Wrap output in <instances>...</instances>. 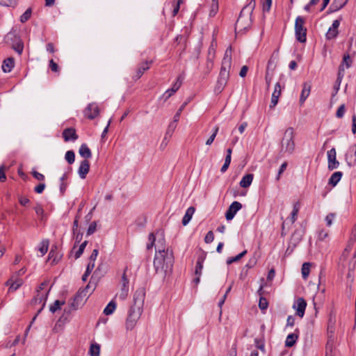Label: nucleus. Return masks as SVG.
<instances>
[{
    "label": "nucleus",
    "instance_id": "obj_1",
    "mask_svg": "<svg viewBox=\"0 0 356 356\" xmlns=\"http://www.w3.org/2000/svg\"><path fill=\"white\" fill-rule=\"evenodd\" d=\"M174 255L171 248H167L166 251L156 252L154 259V266L158 273L167 275L172 270Z\"/></svg>",
    "mask_w": 356,
    "mask_h": 356
},
{
    "label": "nucleus",
    "instance_id": "obj_2",
    "mask_svg": "<svg viewBox=\"0 0 356 356\" xmlns=\"http://www.w3.org/2000/svg\"><path fill=\"white\" fill-rule=\"evenodd\" d=\"M232 67V47L227 48L222 61L218 80L227 84L229 79V70Z\"/></svg>",
    "mask_w": 356,
    "mask_h": 356
},
{
    "label": "nucleus",
    "instance_id": "obj_3",
    "mask_svg": "<svg viewBox=\"0 0 356 356\" xmlns=\"http://www.w3.org/2000/svg\"><path fill=\"white\" fill-rule=\"evenodd\" d=\"M294 129L289 127L286 129L281 141V153L291 154L295 149Z\"/></svg>",
    "mask_w": 356,
    "mask_h": 356
},
{
    "label": "nucleus",
    "instance_id": "obj_4",
    "mask_svg": "<svg viewBox=\"0 0 356 356\" xmlns=\"http://www.w3.org/2000/svg\"><path fill=\"white\" fill-rule=\"evenodd\" d=\"M148 240L149 243L147 244V250H150L154 246L156 252L166 251L165 240L162 231H158L156 234L150 233Z\"/></svg>",
    "mask_w": 356,
    "mask_h": 356
},
{
    "label": "nucleus",
    "instance_id": "obj_5",
    "mask_svg": "<svg viewBox=\"0 0 356 356\" xmlns=\"http://www.w3.org/2000/svg\"><path fill=\"white\" fill-rule=\"evenodd\" d=\"M6 42L10 44L13 49L21 55L24 49V44L19 36L15 32H9L5 38Z\"/></svg>",
    "mask_w": 356,
    "mask_h": 356
},
{
    "label": "nucleus",
    "instance_id": "obj_6",
    "mask_svg": "<svg viewBox=\"0 0 356 356\" xmlns=\"http://www.w3.org/2000/svg\"><path fill=\"white\" fill-rule=\"evenodd\" d=\"M305 19L298 16L296 19L295 22V33L297 40L300 42H305L306 41L307 29L304 26Z\"/></svg>",
    "mask_w": 356,
    "mask_h": 356
},
{
    "label": "nucleus",
    "instance_id": "obj_7",
    "mask_svg": "<svg viewBox=\"0 0 356 356\" xmlns=\"http://www.w3.org/2000/svg\"><path fill=\"white\" fill-rule=\"evenodd\" d=\"M90 285L88 284L84 289H79L74 297L72 302V307L74 309H77L81 305H82L85 300L89 295Z\"/></svg>",
    "mask_w": 356,
    "mask_h": 356
},
{
    "label": "nucleus",
    "instance_id": "obj_8",
    "mask_svg": "<svg viewBox=\"0 0 356 356\" xmlns=\"http://www.w3.org/2000/svg\"><path fill=\"white\" fill-rule=\"evenodd\" d=\"M129 293V279L126 275V270L123 273L121 279V288L120 291L116 294V298L121 300H124Z\"/></svg>",
    "mask_w": 356,
    "mask_h": 356
},
{
    "label": "nucleus",
    "instance_id": "obj_9",
    "mask_svg": "<svg viewBox=\"0 0 356 356\" xmlns=\"http://www.w3.org/2000/svg\"><path fill=\"white\" fill-rule=\"evenodd\" d=\"M99 113V109L96 103L89 104L84 110V115L90 120L95 118Z\"/></svg>",
    "mask_w": 356,
    "mask_h": 356
},
{
    "label": "nucleus",
    "instance_id": "obj_10",
    "mask_svg": "<svg viewBox=\"0 0 356 356\" xmlns=\"http://www.w3.org/2000/svg\"><path fill=\"white\" fill-rule=\"evenodd\" d=\"M336 149L334 148H332L330 150L327 151V161H328V169L330 170H333L334 169H337L339 165V163L337 160L336 158Z\"/></svg>",
    "mask_w": 356,
    "mask_h": 356
},
{
    "label": "nucleus",
    "instance_id": "obj_11",
    "mask_svg": "<svg viewBox=\"0 0 356 356\" xmlns=\"http://www.w3.org/2000/svg\"><path fill=\"white\" fill-rule=\"evenodd\" d=\"M242 208V204L238 202H233L226 211L225 217L227 220L234 218L236 213Z\"/></svg>",
    "mask_w": 356,
    "mask_h": 356
},
{
    "label": "nucleus",
    "instance_id": "obj_12",
    "mask_svg": "<svg viewBox=\"0 0 356 356\" xmlns=\"http://www.w3.org/2000/svg\"><path fill=\"white\" fill-rule=\"evenodd\" d=\"M307 307V302L302 298H298L294 303L293 307L296 310V314L302 318Z\"/></svg>",
    "mask_w": 356,
    "mask_h": 356
},
{
    "label": "nucleus",
    "instance_id": "obj_13",
    "mask_svg": "<svg viewBox=\"0 0 356 356\" xmlns=\"http://www.w3.org/2000/svg\"><path fill=\"white\" fill-rule=\"evenodd\" d=\"M145 298V289L143 287L138 289L134 295V304L143 306L144 305V301Z\"/></svg>",
    "mask_w": 356,
    "mask_h": 356
},
{
    "label": "nucleus",
    "instance_id": "obj_14",
    "mask_svg": "<svg viewBox=\"0 0 356 356\" xmlns=\"http://www.w3.org/2000/svg\"><path fill=\"white\" fill-rule=\"evenodd\" d=\"M340 24V21L336 19L333 21L332 26L330 27L327 32L326 33V38L327 40H332L337 37L338 35V28Z\"/></svg>",
    "mask_w": 356,
    "mask_h": 356
},
{
    "label": "nucleus",
    "instance_id": "obj_15",
    "mask_svg": "<svg viewBox=\"0 0 356 356\" xmlns=\"http://www.w3.org/2000/svg\"><path fill=\"white\" fill-rule=\"evenodd\" d=\"M90 170L89 161L86 159L82 161L78 169V173L81 179H85Z\"/></svg>",
    "mask_w": 356,
    "mask_h": 356
},
{
    "label": "nucleus",
    "instance_id": "obj_16",
    "mask_svg": "<svg viewBox=\"0 0 356 356\" xmlns=\"http://www.w3.org/2000/svg\"><path fill=\"white\" fill-rule=\"evenodd\" d=\"M140 316H138L137 314H128V316L126 321V327L127 330H131L134 329L135 325H136L137 321L140 318Z\"/></svg>",
    "mask_w": 356,
    "mask_h": 356
},
{
    "label": "nucleus",
    "instance_id": "obj_17",
    "mask_svg": "<svg viewBox=\"0 0 356 356\" xmlns=\"http://www.w3.org/2000/svg\"><path fill=\"white\" fill-rule=\"evenodd\" d=\"M280 95H281L280 84V83H277L275 86L274 92H273V95H272L270 108H274L277 105V104L278 102L279 97Z\"/></svg>",
    "mask_w": 356,
    "mask_h": 356
},
{
    "label": "nucleus",
    "instance_id": "obj_18",
    "mask_svg": "<svg viewBox=\"0 0 356 356\" xmlns=\"http://www.w3.org/2000/svg\"><path fill=\"white\" fill-rule=\"evenodd\" d=\"M63 136L65 141L75 140L78 138V136L74 128L65 129L63 132Z\"/></svg>",
    "mask_w": 356,
    "mask_h": 356
},
{
    "label": "nucleus",
    "instance_id": "obj_19",
    "mask_svg": "<svg viewBox=\"0 0 356 356\" xmlns=\"http://www.w3.org/2000/svg\"><path fill=\"white\" fill-rule=\"evenodd\" d=\"M311 91V84L309 82H305L302 85V90L300 97V103L302 104L306 99L309 97Z\"/></svg>",
    "mask_w": 356,
    "mask_h": 356
},
{
    "label": "nucleus",
    "instance_id": "obj_20",
    "mask_svg": "<svg viewBox=\"0 0 356 356\" xmlns=\"http://www.w3.org/2000/svg\"><path fill=\"white\" fill-rule=\"evenodd\" d=\"M152 61H145L142 63L140 65L137 69L136 74L134 75L133 78L136 80L140 78V76L143 74V73L149 68V64Z\"/></svg>",
    "mask_w": 356,
    "mask_h": 356
},
{
    "label": "nucleus",
    "instance_id": "obj_21",
    "mask_svg": "<svg viewBox=\"0 0 356 356\" xmlns=\"http://www.w3.org/2000/svg\"><path fill=\"white\" fill-rule=\"evenodd\" d=\"M348 0H333L330 5V10L331 12H336L341 9L347 3Z\"/></svg>",
    "mask_w": 356,
    "mask_h": 356
},
{
    "label": "nucleus",
    "instance_id": "obj_22",
    "mask_svg": "<svg viewBox=\"0 0 356 356\" xmlns=\"http://www.w3.org/2000/svg\"><path fill=\"white\" fill-rule=\"evenodd\" d=\"M254 4L255 3H254L253 5H252V3H250L249 6H245L242 9L240 15L236 21V26H242L244 13L248 10V12L251 13L252 12V10L254 9Z\"/></svg>",
    "mask_w": 356,
    "mask_h": 356
},
{
    "label": "nucleus",
    "instance_id": "obj_23",
    "mask_svg": "<svg viewBox=\"0 0 356 356\" xmlns=\"http://www.w3.org/2000/svg\"><path fill=\"white\" fill-rule=\"evenodd\" d=\"M47 283L46 282H42L40 286H39V289H38V293H39V291L40 290H43L44 288L47 286ZM49 293V291H47V293L45 294V296H44L43 295H40L39 293H38V295L35 297L34 298V300L35 302H42V301L44 302L43 303V305L42 307L44 306V303H45V301H46V299H47V296Z\"/></svg>",
    "mask_w": 356,
    "mask_h": 356
},
{
    "label": "nucleus",
    "instance_id": "obj_24",
    "mask_svg": "<svg viewBox=\"0 0 356 356\" xmlns=\"http://www.w3.org/2000/svg\"><path fill=\"white\" fill-rule=\"evenodd\" d=\"M254 175L253 174H247L243 177L239 184L242 188H248L249 187L253 180Z\"/></svg>",
    "mask_w": 356,
    "mask_h": 356
},
{
    "label": "nucleus",
    "instance_id": "obj_25",
    "mask_svg": "<svg viewBox=\"0 0 356 356\" xmlns=\"http://www.w3.org/2000/svg\"><path fill=\"white\" fill-rule=\"evenodd\" d=\"M194 213H195L194 207H190L187 209L186 213L182 219L183 225L186 226L190 222Z\"/></svg>",
    "mask_w": 356,
    "mask_h": 356
},
{
    "label": "nucleus",
    "instance_id": "obj_26",
    "mask_svg": "<svg viewBox=\"0 0 356 356\" xmlns=\"http://www.w3.org/2000/svg\"><path fill=\"white\" fill-rule=\"evenodd\" d=\"M14 59L13 58H8L4 60L2 65V70L4 72H10L14 67Z\"/></svg>",
    "mask_w": 356,
    "mask_h": 356
},
{
    "label": "nucleus",
    "instance_id": "obj_27",
    "mask_svg": "<svg viewBox=\"0 0 356 356\" xmlns=\"http://www.w3.org/2000/svg\"><path fill=\"white\" fill-rule=\"evenodd\" d=\"M79 152L81 156L85 158L86 160L92 156L91 151L86 144H82L81 145Z\"/></svg>",
    "mask_w": 356,
    "mask_h": 356
},
{
    "label": "nucleus",
    "instance_id": "obj_28",
    "mask_svg": "<svg viewBox=\"0 0 356 356\" xmlns=\"http://www.w3.org/2000/svg\"><path fill=\"white\" fill-rule=\"evenodd\" d=\"M23 282L22 280H16L15 281H13L12 280H9L6 282V285L10 286L9 291H15L17 289H19Z\"/></svg>",
    "mask_w": 356,
    "mask_h": 356
},
{
    "label": "nucleus",
    "instance_id": "obj_29",
    "mask_svg": "<svg viewBox=\"0 0 356 356\" xmlns=\"http://www.w3.org/2000/svg\"><path fill=\"white\" fill-rule=\"evenodd\" d=\"M342 175L343 174L341 172L338 171L334 172L329 179V184L332 185V186H335L341 179Z\"/></svg>",
    "mask_w": 356,
    "mask_h": 356
},
{
    "label": "nucleus",
    "instance_id": "obj_30",
    "mask_svg": "<svg viewBox=\"0 0 356 356\" xmlns=\"http://www.w3.org/2000/svg\"><path fill=\"white\" fill-rule=\"evenodd\" d=\"M298 339V335L296 333L289 334L285 341V346L286 347H292Z\"/></svg>",
    "mask_w": 356,
    "mask_h": 356
},
{
    "label": "nucleus",
    "instance_id": "obj_31",
    "mask_svg": "<svg viewBox=\"0 0 356 356\" xmlns=\"http://www.w3.org/2000/svg\"><path fill=\"white\" fill-rule=\"evenodd\" d=\"M49 242L47 239H44L40 242L38 251L40 252L41 257L44 256L47 253L49 248Z\"/></svg>",
    "mask_w": 356,
    "mask_h": 356
},
{
    "label": "nucleus",
    "instance_id": "obj_32",
    "mask_svg": "<svg viewBox=\"0 0 356 356\" xmlns=\"http://www.w3.org/2000/svg\"><path fill=\"white\" fill-rule=\"evenodd\" d=\"M300 207V204L299 202H296L293 204V211L291 213V223H293L296 220Z\"/></svg>",
    "mask_w": 356,
    "mask_h": 356
},
{
    "label": "nucleus",
    "instance_id": "obj_33",
    "mask_svg": "<svg viewBox=\"0 0 356 356\" xmlns=\"http://www.w3.org/2000/svg\"><path fill=\"white\" fill-rule=\"evenodd\" d=\"M204 257H199L197 261L195 273L196 275L200 276L203 268V262Z\"/></svg>",
    "mask_w": 356,
    "mask_h": 356
},
{
    "label": "nucleus",
    "instance_id": "obj_34",
    "mask_svg": "<svg viewBox=\"0 0 356 356\" xmlns=\"http://www.w3.org/2000/svg\"><path fill=\"white\" fill-rule=\"evenodd\" d=\"M116 308V304L113 300H111L104 309L105 315L112 314Z\"/></svg>",
    "mask_w": 356,
    "mask_h": 356
},
{
    "label": "nucleus",
    "instance_id": "obj_35",
    "mask_svg": "<svg viewBox=\"0 0 356 356\" xmlns=\"http://www.w3.org/2000/svg\"><path fill=\"white\" fill-rule=\"evenodd\" d=\"M143 312V307L133 304L129 309V312L131 314H137L138 316H140Z\"/></svg>",
    "mask_w": 356,
    "mask_h": 356
},
{
    "label": "nucleus",
    "instance_id": "obj_36",
    "mask_svg": "<svg viewBox=\"0 0 356 356\" xmlns=\"http://www.w3.org/2000/svg\"><path fill=\"white\" fill-rule=\"evenodd\" d=\"M247 254V250H244L238 255L232 257H229L227 260V264L229 265L234 262H236L239 261L242 257H243Z\"/></svg>",
    "mask_w": 356,
    "mask_h": 356
},
{
    "label": "nucleus",
    "instance_id": "obj_37",
    "mask_svg": "<svg viewBox=\"0 0 356 356\" xmlns=\"http://www.w3.org/2000/svg\"><path fill=\"white\" fill-rule=\"evenodd\" d=\"M100 346L95 343L92 344L90 348V354L91 356H99Z\"/></svg>",
    "mask_w": 356,
    "mask_h": 356
},
{
    "label": "nucleus",
    "instance_id": "obj_38",
    "mask_svg": "<svg viewBox=\"0 0 356 356\" xmlns=\"http://www.w3.org/2000/svg\"><path fill=\"white\" fill-rule=\"evenodd\" d=\"M218 10V0H211L210 16H214Z\"/></svg>",
    "mask_w": 356,
    "mask_h": 356
},
{
    "label": "nucleus",
    "instance_id": "obj_39",
    "mask_svg": "<svg viewBox=\"0 0 356 356\" xmlns=\"http://www.w3.org/2000/svg\"><path fill=\"white\" fill-rule=\"evenodd\" d=\"M94 267H95V264H93V262H89L88 263V264L87 266V268H86V270L85 273L82 276V280L83 281L85 282V281L87 280V278H88V275L90 274V273L93 270Z\"/></svg>",
    "mask_w": 356,
    "mask_h": 356
},
{
    "label": "nucleus",
    "instance_id": "obj_40",
    "mask_svg": "<svg viewBox=\"0 0 356 356\" xmlns=\"http://www.w3.org/2000/svg\"><path fill=\"white\" fill-rule=\"evenodd\" d=\"M311 264L309 263H304L302 266L301 272L304 279H307L309 274Z\"/></svg>",
    "mask_w": 356,
    "mask_h": 356
},
{
    "label": "nucleus",
    "instance_id": "obj_41",
    "mask_svg": "<svg viewBox=\"0 0 356 356\" xmlns=\"http://www.w3.org/2000/svg\"><path fill=\"white\" fill-rule=\"evenodd\" d=\"M176 127H177V124H176V122H175V121H173L172 122H171L169 124L168 129L166 131V133H165L164 140H167V136L170 137L172 136L175 129H176Z\"/></svg>",
    "mask_w": 356,
    "mask_h": 356
},
{
    "label": "nucleus",
    "instance_id": "obj_42",
    "mask_svg": "<svg viewBox=\"0 0 356 356\" xmlns=\"http://www.w3.org/2000/svg\"><path fill=\"white\" fill-rule=\"evenodd\" d=\"M65 158L68 163L72 164L75 160V154L72 150H69L65 153Z\"/></svg>",
    "mask_w": 356,
    "mask_h": 356
},
{
    "label": "nucleus",
    "instance_id": "obj_43",
    "mask_svg": "<svg viewBox=\"0 0 356 356\" xmlns=\"http://www.w3.org/2000/svg\"><path fill=\"white\" fill-rule=\"evenodd\" d=\"M183 80H184V76L182 75H179L177 79V81L173 83L172 86V89L175 90V92H176L179 88L181 87V84H182V82H183Z\"/></svg>",
    "mask_w": 356,
    "mask_h": 356
},
{
    "label": "nucleus",
    "instance_id": "obj_44",
    "mask_svg": "<svg viewBox=\"0 0 356 356\" xmlns=\"http://www.w3.org/2000/svg\"><path fill=\"white\" fill-rule=\"evenodd\" d=\"M226 85H227L226 83H225L218 79L216 86H215V88H214L215 92L217 94L220 93L223 90V89L225 88Z\"/></svg>",
    "mask_w": 356,
    "mask_h": 356
},
{
    "label": "nucleus",
    "instance_id": "obj_45",
    "mask_svg": "<svg viewBox=\"0 0 356 356\" xmlns=\"http://www.w3.org/2000/svg\"><path fill=\"white\" fill-rule=\"evenodd\" d=\"M226 85H227L226 83H225L218 79L216 86H215V88H214L215 92L217 94L220 93L223 90V89L225 88Z\"/></svg>",
    "mask_w": 356,
    "mask_h": 356
},
{
    "label": "nucleus",
    "instance_id": "obj_46",
    "mask_svg": "<svg viewBox=\"0 0 356 356\" xmlns=\"http://www.w3.org/2000/svg\"><path fill=\"white\" fill-rule=\"evenodd\" d=\"M31 15V9L28 8L20 17V22L24 23L29 19Z\"/></svg>",
    "mask_w": 356,
    "mask_h": 356
},
{
    "label": "nucleus",
    "instance_id": "obj_47",
    "mask_svg": "<svg viewBox=\"0 0 356 356\" xmlns=\"http://www.w3.org/2000/svg\"><path fill=\"white\" fill-rule=\"evenodd\" d=\"M218 130H219V127L218 126L214 127L213 132L212 135L206 141L207 145H211L212 144V143L213 142V140L218 134Z\"/></svg>",
    "mask_w": 356,
    "mask_h": 356
},
{
    "label": "nucleus",
    "instance_id": "obj_48",
    "mask_svg": "<svg viewBox=\"0 0 356 356\" xmlns=\"http://www.w3.org/2000/svg\"><path fill=\"white\" fill-rule=\"evenodd\" d=\"M65 304V302H61L60 300H56L54 305H51L49 309L52 313H55L57 310L60 309V305Z\"/></svg>",
    "mask_w": 356,
    "mask_h": 356
},
{
    "label": "nucleus",
    "instance_id": "obj_49",
    "mask_svg": "<svg viewBox=\"0 0 356 356\" xmlns=\"http://www.w3.org/2000/svg\"><path fill=\"white\" fill-rule=\"evenodd\" d=\"M87 243L88 241H85L80 245L79 250L75 253V259H78L81 257V255L83 254L84 251L86 246L87 245Z\"/></svg>",
    "mask_w": 356,
    "mask_h": 356
},
{
    "label": "nucleus",
    "instance_id": "obj_50",
    "mask_svg": "<svg viewBox=\"0 0 356 356\" xmlns=\"http://www.w3.org/2000/svg\"><path fill=\"white\" fill-rule=\"evenodd\" d=\"M352 60L349 54H345L343 57V61L341 65H346V68H349L351 65Z\"/></svg>",
    "mask_w": 356,
    "mask_h": 356
},
{
    "label": "nucleus",
    "instance_id": "obj_51",
    "mask_svg": "<svg viewBox=\"0 0 356 356\" xmlns=\"http://www.w3.org/2000/svg\"><path fill=\"white\" fill-rule=\"evenodd\" d=\"M230 163H231V157L226 156L225 159V163L220 169L221 172L224 173L227 171V170L228 169V168L230 165Z\"/></svg>",
    "mask_w": 356,
    "mask_h": 356
},
{
    "label": "nucleus",
    "instance_id": "obj_52",
    "mask_svg": "<svg viewBox=\"0 0 356 356\" xmlns=\"http://www.w3.org/2000/svg\"><path fill=\"white\" fill-rule=\"evenodd\" d=\"M287 165H288V163H287V162H286V161H285V162H284V163L281 165V166H280V169H279V170H278L277 175V177H276V180H277V181H279V180H280L281 175H282V173L284 172V170L286 169Z\"/></svg>",
    "mask_w": 356,
    "mask_h": 356
},
{
    "label": "nucleus",
    "instance_id": "obj_53",
    "mask_svg": "<svg viewBox=\"0 0 356 356\" xmlns=\"http://www.w3.org/2000/svg\"><path fill=\"white\" fill-rule=\"evenodd\" d=\"M184 0H174V8L172 11L173 16H175L179 10L180 4L182 3Z\"/></svg>",
    "mask_w": 356,
    "mask_h": 356
},
{
    "label": "nucleus",
    "instance_id": "obj_54",
    "mask_svg": "<svg viewBox=\"0 0 356 356\" xmlns=\"http://www.w3.org/2000/svg\"><path fill=\"white\" fill-rule=\"evenodd\" d=\"M268 305V301L266 298L261 297L259 299V307L261 310L267 309Z\"/></svg>",
    "mask_w": 356,
    "mask_h": 356
},
{
    "label": "nucleus",
    "instance_id": "obj_55",
    "mask_svg": "<svg viewBox=\"0 0 356 356\" xmlns=\"http://www.w3.org/2000/svg\"><path fill=\"white\" fill-rule=\"evenodd\" d=\"M345 111H346V108H345V105L344 104H341L337 109V113H336V116L338 118H341L343 117L344 115V113H345Z\"/></svg>",
    "mask_w": 356,
    "mask_h": 356
},
{
    "label": "nucleus",
    "instance_id": "obj_56",
    "mask_svg": "<svg viewBox=\"0 0 356 356\" xmlns=\"http://www.w3.org/2000/svg\"><path fill=\"white\" fill-rule=\"evenodd\" d=\"M16 4L15 0H0V5L4 6H14Z\"/></svg>",
    "mask_w": 356,
    "mask_h": 356
},
{
    "label": "nucleus",
    "instance_id": "obj_57",
    "mask_svg": "<svg viewBox=\"0 0 356 356\" xmlns=\"http://www.w3.org/2000/svg\"><path fill=\"white\" fill-rule=\"evenodd\" d=\"M272 4V0H265L264 3H263V12H269L270 7Z\"/></svg>",
    "mask_w": 356,
    "mask_h": 356
},
{
    "label": "nucleus",
    "instance_id": "obj_58",
    "mask_svg": "<svg viewBox=\"0 0 356 356\" xmlns=\"http://www.w3.org/2000/svg\"><path fill=\"white\" fill-rule=\"evenodd\" d=\"M175 93V90H173L172 88L167 90L165 92V93L163 95V98L164 99V101L168 100Z\"/></svg>",
    "mask_w": 356,
    "mask_h": 356
},
{
    "label": "nucleus",
    "instance_id": "obj_59",
    "mask_svg": "<svg viewBox=\"0 0 356 356\" xmlns=\"http://www.w3.org/2000/svg\"><path fill=\"white\" fill-rule=\"evenodd\" d=\"M335 218V214L330 213L325 217V222L327 226H331L332 221Z\"/></svg>",
    "mask_w": 356,
    "mask_h": 356
},
{
    "label": "nucleus",
    "instance_id": "obj_60",
    "mask_svg": "<svg viewBox=\"0 0 356 356\" xmlns=\"http://www.w3.org/2000/svg\"><path fill=\"white\" fill-rule=\"evenodd\" d=\"M214 239V236H213V233L212 231H209L207 232L205 238H204V241L207 243H211Z\"/></svg>",
    "mask_w": 356,
    "mask_h": 356
},
{
    "label": "nucleus",
    "instance_id": "obj_61",
    "mask_svg": "<svg viewBox=\"0 0 356 356\" xmlns=\"http://www.w3.org/2000/svg\"><path fill=\"white\" fill-rule=\"evenodd\" d=\"M96 230V222H92L88 227L87 230V235L90 236Z\"/></svg>",
    "mask_w": 356,
    "mask_h": 356
},
{
    "label": "nucleus",
    "instance_id": "obj_62",
    "mask_svg": "<svg viewBox=\"0 0 356 356\" xmlns=\"http://www.w3.org/2000/svg\"><path fill=\"white\" fill-rule=\"evenodd\" d=\"M35 211L36 213V214L39 216H41L42 217L43 215H44V209L42 208V207L40 205V204H37L35 208Z\"/></svg>",
    "mask_w": 356,
    "mask_h": 356
},
{
    "label": "nucleus",
    "instance_id": "obj_63",
    "mask_svg": "<svg viewBox=\"0 0 356 356\" xmlns=\"http://www.w3.org/2000/svg\"><path fill=\"white\" fill-rule=\"evenodd\" d=\"M49 67L53 72H58L59 70L58 65L52 59L49 61Z\"/></svg>",
    "mask_w": 356,
    "mask_h": 356
},
{
    "label": "nucleus",
    "instance_id": "obj_64",
    "mask_svg": "<svg viewBox=\"0 0 356 356\" xmlns=\"http://www.w3.org/2000/svg\"><path fill=\"white\" fill-rule=\"evenodd\" d=\"M45 186H46L44 183H41L35 187L34 191L37 193H42L43 192V191L44 190Z\"/></svg>",
    "mask_w": 356,
    "mask_h": 356
}]
</instances>
